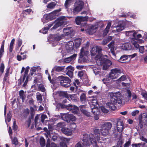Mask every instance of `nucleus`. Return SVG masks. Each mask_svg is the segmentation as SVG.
Returning <instances> with one entry per match:
<instances>
[{"label":"nucleus","mask_w":147,"mask_h":147,"mask_svg":"<svg viewBox=\"0 0 147 147\" xmlns=\"http://www.w3.org/2000/svg\"><path fill=\"white\" fill-rule=\"evenodd\" d=\"M109 96L110 101L107 104V105L111 109L114 110L116 109L115 105L117 103L122 104V95L120 92L109 93Z\"/></svg>","instance_id":"obj_1"},{"label":"nucleus","mask_w":147,"mask_h":147,"mask_svg":"<svg viewBox=\"0 0 147 147\" xmlns=\"http://www.w3.org/2000/svg\"><path fill=\"white\" fill-rule=\"evenodd\" d=\"M83 136L82 144L84 145L89 146L92 144L94 147H98L96 144V140L93 138L94 137L95 138V137L94 136L93 134H91L89 136L88 134H85Z\"/></svg>","instance_id":"obj_2"},{"label":"nucleus","mask_w":147,"mask_h":147,"mask_svg":"<svg viewBox=\"0 0 147 147\" xmlns=\"http://www.w3.org/2000/svg\"><path fill=\"white\" fill-rule=\"evenodd\" d=\"M96 63L98 65H102V69L104 70H106L108 69L112 64L110 60L104 58L103 56L97 59Z\"/></svg>","instance_id":"obj_3"},{"label":"nucleus","mask_w":147,"mask_h":147,"mask_svg":"<svg viewBox=\"0 0 147 147\" xmlns=\"http://www.w3.org/2000/svg\"><path fill=\"white\" fill-rule=\"evenodd\" d=\"M102 49L100 47L95 46L90 51L91 55L94 56L96 55L95 57L96 60L102 57V56L101 53Z\"/></svg>","instance_id":"obj_4"},{"label":"nucleus","mask_w":147,"mask_h":147,"mask_svg":"<svg viewBox=\"0 0 147 147\" xmlns=\"http://www.w3.org/2000/svg\"><path fill=\"white\" fill-rule=\"evenodd\" d=\"M84 4V2L82 1H76L74 4V8L72 10V13L74 14H77L83 9Z\"/></svg>","instance_id":"obj_5"},{"label":"nucleus","mask_w":147,"mask_h":147,"mask_svg":"<svg viewBox=\"0 0 147 147\" xmlns=\"http://www.w3.org/2000/svg\"><path fill=\"white\" fill-rule=\"evenodd\" d=\"M58 79L60 80V83L62 86L67 88L70 86V80L67 77L61 76L58 77Z\"/></svg>","instance_id":"obj_6"},{"label":"nucleus","mask_w":147,"mask_h":147,"mask_svg":"<svg viewBox=\"0 0 147 147\" xmlns=\"http://www.w3.org/2000/svg\"><path fill=\"white\" fill-rule=\"evenodd\" d=\"M123 72L122 70L117 68H115L111 70L109 74V78L111 79L117 78L120 74Z\"/></svg>","instance_id":"obj_7"},{"label":"nucleus","mask_w":147,"mask_h":147,"mask_svg":"<svg viewBox=\"0 0 147 147\" xmlns=\"http://www.w3.org/2000/svg\"><path fill=\"white\" fill-rule=\"evenodd\" d=\"M125 32L126 35L131 38V39L133 38L135 39L136 37L138 38H141L142 37L141 34L138 33V31H137L132 30L126 31Z\"/></svg>","instance_id":"obj_8"},{"label":"nucleus","mask_w":147,"mask_h":147,"mask_svg":"<svg viewBox=\"0 0 147 147\" xmlns=\"http://www.w3.org/2000/svg\"><path fill=\"white\" fill-rule=\"evenodd\" d=\"M62 37L58 34L51 35L49 37V40L51 41L52 44L54 47L57 44V42L62 39Z\"/></svg>","instance_id":"obj_9"},{"label":"nucleus","mask_w":147,"mask_h":147,"mask_svg":"<svg viewBox=\"0 0 147 147\" xmlns=\"http://www.w3.org/2000/svg\"><path fill=\"white\" fill-rule=\"evenodd\" d=\"M89 44L87 43L86 45L82 48L80 50V52L79 54L80 57L82 58L84 56H87L89 54L88 49Z\"/></svg>","instance_id":"obj_10"},{"label":"nucleus","mask_w":147,"mask_h":147,"mask_svg":"<svg viewBox=\"0 0 147 147\" xmlns=\"http://www.w3.org/2000/svg\"><path fill=\"white\" fill-rule=\"evenodd\" d=\"M91 101L90 107L92 109V112L94 115L96 114L97 113H96V112L98 111L97 109L99 106L96 100V98H94L92 99Z\"/></svg>","instance_id":"obj_11"},{"label":"nucleus","mask_w":147,"mask_h":147,"mask_svg":"<svg viewBox=\"0 0 147 147\" xmlns=\"http://www.w3.org/2000/svg\"><path fill=\"white\" fill-rule=\"evenodd\" d=\"M60 11V9L57 10L53 11L47 15L45 18V19L48 21L53 19L55 18L56 16H58L59 13Z\"/></svg>","instance_id":"obj_12"},{"label":"nucleus","mask_w":147,"mask_h":147,"mask_svg":"<svg viewBox=\"0 0 147 147\" xmlns=\"http://www.w3.org/2000/svg\"><path fill=\"white\" fill-rule=\"evenodd\" d=\"M140 38H137V37L135 39L133 38L131 39V41L132 44L134 45L136 48L138 49L139 47V45L138 43L142 44L144 42L143 40L140 39Z\"/></svg>","instance_id":"obj_13"},{"label":"nucleus","mask_w":147,"mask_h":147,"mask_svg":"<svg viewBox=\"0 0 147 147\" xmlns=\"http://www.w3.org/2000/svg\"><path fill=\"white\" fill-rule=\"evenodd\" d=\"M66 108L67 110L71 111L72 113H74L77 114L79 111V109L78 107L72 105L70 104L67 106Z\"/></svg>","instance_id":"obj_14"},{"label":"nucleus","mask_w":147,"mask_h":147,"mask_svg":"<svg viewBox=\"0 0 147 147\" xmlns=\"http://www.w3.org/2000/svg\"><path fill=\"white\" fill-rule=\"evenodd\" d=\"M88 18V16H77L75 19L76 23L77 24L80 25L82 22L87 21Z\"/></svg>","instance_id":"obj_15"},{"label":"nucleus","mask_w":147,"mask_h":147,"mask_svg":"<svg viewBox=\"0 0 147 147\" xmlns=\"http://www.w3.org/2000/svg\"><path fill=\"white\" fill-rule=\"evenodd\" d=\"M117 130L119 132H122L123 129V121L121 119L118 120L117 123Z\"/></svg>","instance_id":"obj_16"},{"label":"nucleus","mask_w":147,"mask_h":147,"mask_svg":"<svg viewBox=\"0 0 147 147\" xmlns=\"http://www.w3.org/2000/svg\"><path fill=\"white\" fill-rule=\"evenodd\" d=\"M60 95L66 98H69V97L71 100L74 101L77 100V97L75 94L69 95L68 97V95L67 93L64 92H60Z\"/></svg>","instance_id":"obj_17"},{"label":"nucleus","mask_w":147,"mask_h":147,"mask_svg":"<svg viewBox=\"0 0 147 147\" xmlns=\"http://www.w3.org/2000/svg\"><path fill=\"white\" fill-rule=\"evenodd\" d=\"M74 43L72 41L68 42L65 45L66 49L68 53L74 51Z\"/></svg>","instance_id":"obj_18"},{"label":"nucleus","mask_w":147,"mask_h":147,"mask_svg":"<svg viewBox=\"0 0 147 147\" xmlns=\"http://www.w3.org/2000/svg\"><path fill=\"white\" fill-rule=\"evenodd\" d=\"M73 31V30L71 27H67L65 28L63 30V34L61 35L62 37L69 35Z\"/></svg>","instance_id":"obj_19"},{"label":"nucleus","mask_w":147,"mask_h":147,"mask_svg":"<svg viewBox=\"0 0 147 147\" xmlns=\"http://www.w3.org/2000/svg\"><path fill=\"white\" fill-rule=\"evenodd\" d=\"M66 69L67 71L66 74L71 78L73 77V72L74 70V68L71 66L67 67Z\"/></svg>","instance_id":"obj_20"},{"label":"nucleus","mask_w":147,"mask_h":147,"mask_svg":"<svg viewBox=\"0 0 147 147\" xmlns=\"http://www.w3.org/2000/svg\"><path fill=\"white\" fill-rule=\"evenodd\" d=\"M98 65H93L91 67V68L93 69L94 73L95 75L99 74L100 73V68Z\"/></svg>","instance_id":"obj_21"},{"label":"nucleus","mask_w":147,"mask_h":147,"mask_svg":"<svg viewBox=\"0 0 147 147\" xmlns=\"http://www.w3.org/2000/svg\"><path fill=\"white\" fill-rule=\"evenodd\" d=\"M96 27L94 26H92L90 28L86 30L85 29V31L90 34H92L96 31Z\"/></svg>","instance_id":"obj_22"},{"label":"nucleus","mask_w":147,"mask_h":147,"mask_svg":"<svg viewBox=\"0 0 147 147\" xmlns=\"http://www.w3.org/2000/svg\"><path fill=\"white\" fill-rule=\"evenodd\" d=\"M77 54H74L73 55L67 58H65L64 61L67 63H68L73 60H74L76 58Z\"/></svg>","instance_id":"obj_23"},{"label":"nucleus","mask_w":147,"mask_h":147,"mask_svg":"<svg viewBox=\"0 0 147 147\" xmlns=\"http://www.w3.org/2000/svg\"><path fill=\"white\" fill-rule=\"evenodd\" d=\"M80 111L84 115L88 117H89L90 116V113L84 109L86 107L85 106L81 105L80 106Z\"/></svg>","instance_id":"obj_24"},{"label":"nucleus","mask_w":147,"mask_h":147,"mask_svg":"<svg viewBox=\"0 0 147 147\" xmlns=\"http://www.w3.org/2000/svg\"><path fill=\"white\" fill-rule=\"evenodd\" d=\"M64 23V22L62 20H56L55 21V25L53 28L54 29H56L62 25H63Z\"/></svg>","instance_id":"obj_25"},{"label":"nucleus","mask_w":147,"mask_h":147,"mask_svg":"<svg viewBox=\"0 0 147 147\" xmlns=\"http://www.w3.org/2000/svg\"><path fill=\"white\" fill-rule=\"evenodd\" d=\"M53 24V23H51L48 25V26L45 27L43 28L40 31V32H42L43 34H45L47 32L49 28L52 26Z\"/></svg>","instance_id":"obj_26"},{"label":"nucleus","mask_w":147,"mask_h":147,"mask_svg":"<svg viewBox=\"0 0 147 147\" xmlns=\"http://www.w3.org/2000/svg\"><path fill=\"white\" fill-rule=\"evenodd\" d=\"M61 131L63 133L66 135L69 136L71 135L72 131L70 129L66 128H62L61 129Z\"/></svg>","instance_id":"obj_27"},{"label":"nucleus","mask_w":147,"mask_h":147,"mask_svg":"<svg viewBox=\"0 0 147 147\" xmlns=\"http://www.w3.org/2000/svg\"><path fill=\"white\" fill-rule=\"evenodd\" d=\"M125 28V27L122 25H120L116 27V30H113L112 32L115 33L116 31L119 32L122 31Z\"/></svg>","instance_id":"obj_28"},{"label":"nucleus","mask_w":147,"mask_h":147,"mask_svg":"<svg viewBox=\"0 0 147 147\" xmlns=\"http://www.w3.org/2000/svg\"><path fill=\"white\" fill-rule=\"evenodd\" d=\"M112 126V125L111 123L107 122L103 124L102 127L109 131L111 128Z\"/></svg>","instance_id":"obj_29"},{"label":"nucleus","mask_w":147,"mask_h":147,"mask_svg":"<svg viewBox=\"0 0 147 147\" xmlns=\"http://www.w3.org/2000/svg\"><path fill=\"white\" fill-rule=\"evenodd\" d=\"M122 49L125 50H129L131 49L130 44L129 43H127L123 44L121 46Z\"/></svg>","instance_id":"obj_30"},{"label":"nucleus","mask_w":147,"mask_h":147,"mask_svg":"<svg viewBox=\"0 0 147 147\" xmlns=\"http://www.w3.org/2000/svg\"><path fill=\"white\" fill-rule=\"evenodd\" d=\"M94 132L96 139L97 141L100 140V135L99 130L97 129H95L94 130Z\"/></svg>","instance_id":"obj_31"},{"label":"nucleus","mask_w":147,"mask_h":147,"mask_svg":"<svg viewBox=\"0 0 147 147\" xmlns=\"http://www.w3.org/2000/svg\"><path fill=\"white\" fill-rule=\"evenodd\" d=\"M69 114L65 113H60L59 115V117H61L63 120L65 121H68V116Z\"/></svg>","instance_id":"obj_32"},{"label":"nucleus","mask_w":147,"mask_h":147,"mask_svg":"<svg viewBox=\"0 0 147 147\" xmlns=\"http://www.w3.org/2000/svg\"><path fill=\"white\" fill-rule=\"evenodd\" d=\"M63 142H61L60 143V145L61 147H67L65 143H68L70 141V139H67L66 138H63Z\"/></svg>","instance_id":"obj_33"},{"label":"nucleus","mask_w":147,"mask_h":147,"mask_svg":"<svg viewBox=\"0 0 147 147\" xmlns=\"http://www.w3.org/2000/svg\"><path fill=\"white\" fill-rule=\"evenodd\" d=\"M128 56L126 55H124L121 56L120 57L119 61L121 63H124L125 62V61L127 59Z\"/></svg>","instance_id":"obj_34"},{"label":"nucleus","mask_w":147,"mask_h":147,"mask_svg":"<svg viewBox=\"0 0 147 147\" xmlns=\"http://www.w3.org/2000/svg\"><path fill=\"white\" fill-rule=\"evenodd\" d=\"M111 23L110 22H109L106 26L105 29L103 31V35L104 36H105L107 35L108 33L109 29L111 26Z\"/></svg>","instance_id":"obj_35"},{"label":"nucleus","mask_w":147,"mask_h":147,"mask_svg":"<svg viewBox=\"0 0 147 147\" xmlns=\"http://www.w3.org/2000/svg\"><path fill=\"white\" fill-rule=\"evenodd\" d=\"M114 42L113 41H112L110 44L108 45V47L111 49V51L112 53L113 54H114L113 51L114 50Z\"/></svg>","instance_id":"obj_36"},{"label":"nucleus","mask_w":147,"mask_h":147,"mask_svg":"<svg viewBox=\"0 0 147 147\" xmlns=\"http://www.w3.org/2000/svg\"><path fill=\"white\" fill-rule=\"evenodd\" d=\"M69 125L70 129L71 131H74L76 127V125L73 122H71Z\"/></svg>","instance_id":"obj_37"},{"label":"nucleus","mask_w":147,"mask_h":147,"mask_svg":"<svg viewBox=\"0 0 147 147\" xmlns=\"http://www.w3.org/2000/svg\"><path fill=\"white\" fill-rule=\"evenodd\" d=\"M11 142L12 144H14L16 146L19 145L20 146L21 144L18 142V138L16 137H14L13 138L11 139Z\"/></svg>","instance_id":"obj_38"},{"label":"nucleus","mask_w":147,"mask_h":147,"mask_svg":"<svg viewBox=\"0 0 147 147\" xmlns=\"http://www.w3.org/2000/svg\"><path fill=\"white\" fill-rule=\"evenodd\" d=\"M19 95L20 98L22 100V102H24L26 97V96L23 90H21L20 91Z\"/></svg>","instance_id":"obj_39"},{"label":"nucleus","mask_w":147,"mask_h":147,"mask_svg":"<svg viewBox=\"0 0 147 147\" xmlns=\"http://www.w3.org/2000/svg\"><path fill=\"white\" fill-rule=\"evenodd\" d=\"M100 132L102 135L104 136H106L109 133V131L105 129H103V128L102 127L100 129Z\"/></svg>","instance_id":"obj_40"},{"label":"nucleus","mask_w":147,"mask_h":147,"mask_svg":"<svg viewBox=\"0 0 147 147\" xmlns=\"http://www.w3.org/2000/svg\"><path fill=\"white\" fill-rule=\"evenodd\" d=\"M125 94L127 96V99L129 101L130 100L131 96V91L129 90H127Z\"/></svg>","instance_id":"obj_41"},{"label":"nucleus","mask_w":147,"mask_h":147,"mask_svg":"<svg viewBox=\"0 0 147 147\" xmlns=\"http://www.w3.org/2000/svg\"><path fill=\"white\" fill-rule=\"evenodd\" d=\"M15 39L13 38L11 40L9 45V51L10 52H12L14 44L15 42Z\"/></svg>","instance_id":"obj_42"},{"label":"nucleus","mask_w":147,"mask_h":147,"mask_svg":"<svg viewBox=\"0 0 147 147\" xmlns=\"http://www.w3.org/2000/svg\"><path fill=\"white\" fill-rule=\"evenodd\" d=\"M82 40L80 38H78L75 40L76 47H79L81 43Z\"/></svg>","instance_id":"obj_43"},{"label":"nucleus","mask_w":147,"mask_h":147,"mask_svg":"<svg viewBox=\"0 0 147 147\" xmlns=\"http://www.w3.org/2000/svg\"><path fill=\"white\" fill-rule=\"evenodd\" d=\"M49 141L50 139H48L46 145V147H57L56 144L54 143H52L51 145H50Z\"/></svg>","instance_id":"obj_44"},{"label":"nucleus","mask_w":147,"mask_h":147,"mask_svg":"<svg viewBox=\"0 0 147 147\" xmlns=\"http://www.w3.org/2000/svg\"><path fill=\"white\" fill-rule=\"evenodd\" d=\"M72 2V0H66L65 3V7L67 8Z\"/></svg>","instance_id":"obj_45"},{"label":"nucleus","mask_w":147,"mask_h":147,"mask_svg":"<svg viewBox=\"0 0 147 147\" xmlns=\"http://www.w3.org/2000/svg\"><path fill=\"white\" fill-rule=\"evenodd\" d=\"M56 5V3L54 2H51L47 6V7L49 9L53 8Z\"/></svg>","instance_id":"obj_46"},{"label":"nucleus","mask_w":147,"mask_h":147,"mask_svg":"<svg viewBox=\"0 0 147 147\" xmlns=\"http://www.w3.org/2000/svg\"><path fill=\"white\" fill-rule=\"evenodd\" d=\"M40 143L42 146H44L45 145V140L44 138L41 137L40 139Z\"/></svg>","instance_id":"obj_47"},{"label":"nucleus","mask_w":147,"mask_h":147,"mask_svg":"<svg viewBox=\"0 0 147 147\" xmlns=\"http://www.w3.org/2000/svg\"><path fill=\"white\" fill-rule=\"evenodd\" d=\"M68 116L69 117L68 119V121L71 120V122H73V121H75L76 120V118L75 116L69 114Z\"/></svg>","instance_id":"obj_48"},{"label":"nucleus","mask_w":147,"mask_h":147,"mask_svg":"<svg viewBox=\"0 0 147 147\" xmlns=\"http://www.w3.org/2000/svg\"><path fill=\"white\" fill-rule=\"evenodd\" d=\"M36 97L37 100L41 101L42 100V95L38 92L36 94Z\"/></svg>","instance_id":"obj_49"},{"label":"nucleus","mask_w":147,"mask_h":147,"mask_svg":"<svg viewBox=\"0 0 147 147\" xmlns=\"http://www.w3.org/2000/svg\"><path fill=\"white\" fill-rule=\"evenodd\" d=\"M80 99L81 101H85L86 100V94L84 93H82L80 96Z\"/></svg>","instance_id":"obj_50"},{"label":"nucleus","mask_w":147,"mask_h":147,"mask_svg":"<svg viewBox=\"0 0 147 147\" xmlns=\"http://www.w3.org/2000/svg\"><path fill=\"white\" fill-rule=\"evenodd\" d=\"M64 67L58 66L55 68V70L58 72L64 70Z\"/></svg>","instance_id":"obj_51"},{"label":"nucleus","mask_w":147,"mask_h":147,"mask_svg":"<svg viewBox=\"0 0 147 147\" xmlns=\"http://www.w3.org/2000/svg\"><path fill=\"white\" fill-rule=\"evenodd\" d=\"M126 79V77L125 76L123 75L121 76V77L117 81L118 82H121L125 80Z\"/></svg>","instance_id":"obj_52"},{"label":"nucleus","mask_w":147,"mask_h":147,"mask_svg":"<svg viewBox=\"0 0 147 147\" xmlns=\"http://www.w3.org/2000/svg\"><path fill=\"white\" fill-rule=\"evenodd\" d=\"M141 94L147 100V93L146 92L144 91L142 92H141Z\"/></svg>","instance_id":"obj_53"},{"label":"nucleus","mask_w":147,"mask_h":147,"mask_svg":"<svg viewBox=\"0 0 147 147\" xmlns=\"http://www.w3.org/2000/svg\"><path fill=\"white\" fill-rule=\"evenodd\" d=\"M44 130L46 131V133L45 134V135L46 136L47 138L48 136L49 135H50V134H51L50 132H49L47 130V129L46 128H44Z\"/></svg>","instance_id":"obj_54"},{"label":"nucleus","mask_w":147,"mask_h":147,"mask_svg":"<svg viewBox=\"0 0 147 147\" xmlns=\"http://www.w3.org/2000/svg\"><path fill=\"white\" fill-rule=\"evenodd\" d=\"M38 88L42 92H44L45 91V89L44 86L42 85H39L38 86Z\"/></svg>","instance_id":"obj_55"},{"label":"nucleus","mask_w":147,"mask_h":147,"mask_svg":"<svg viewBox=\"0 0 147 147\" xmlns=\"http://www.w3.org/2000/svg\"><path fill=\"white\" fill-rule=\"evenodd\" d=\"M65 125L64 123L62 122H59L57 124V126L59 128H63V127Z\"/></svg>","instance_id":"obj_56"},{"label":"nucleus","mask_w":147,"mask_h":147,"mask_svg":"<svg viewBox=\"0 0 147 147\" xmlns=\"http://www.w3.org/2000/svg\"><path fill=\"white\" fill-rule=\"evenodd\" d=\"M139 49V52L141 53H143L144 52V46L139 47H138Z\"/></svg>","instance_id":"obj_57"},{"label":"nucleus","mask_w":147,"mask_h":147,"mask_svg":"<svg viewBox=\"0 0 147 147\" xmlns=\"http://www.w3.org/2000/svg\"><path fill=\"white\" fill-rule=\"evenodd\" d=\"M101 109L102 111L104 113H107L108 112V110L106 109L104 107H101Z\"/></svg>","instance_id":"obj_58"},{"label":"nucleus","mask_w":147,"mask_h":147,"mask_svg":"<svg viewBox=\"0 0 147 147\" xmlns=\"http://www.w3.org/2000/svg\"><path fill=\"white\" fill-rule=\"evenodd\" d=\"M139 111L138 110H136L133 111L131 113V115L133 116H135L136 115L138 114L139 113Z\"/></svg>","instance_id":"obj_59"},{"label":"nucleus","mask_w":147,"mask_h":147,"mask_svg":"<svg viewBox=\"0 0 147 147\" xmlns=\"http://www.w3.org/2000/svg\"><path fill=\"white\" fill-rule=\"evenodd\" d=\"M55 134V135H54L53 136H52L51 135V134H50V135H49L50 137H52V139L53 141H55L56 140H57V134Z\"/></svg>","instance_id":"obj_60"},{"label":"nucleus","mask_w":147,"mask_h":147,"mask_svg":"<svg viewBox=\"0 0 147 147\" xmlns=\"http://www.w3.org/2000/svg\"><path fill=\"white\" fill-rule=\"evenodd\" d=\"M22 43V39H19L17 41V43L18 44V45L19 47H20Z\"/></svg>","instance_id":"obj_61"},{"label":"nucleus","mask_w":147,"mask_h":147,"mask_svg":"<svg viewBox=\"0 0 147 147\" xmlns=\"http://www.w3.org/2000/svg\"><path fill=\"white\" fill-rule=\"evenodd\" d=\"M47 118V115H45L42 114L41 115V121L42 122H43L44 120Z\"/></svg>","instance_id":"obj_62"},{"label":"nucleus","mask_w":147,"mask_h":147,"mask_svg":"<svg viewBox=\"0 0 147 147\" xmlns=\"http://www.w3.org/2000/svg\"><path fill=\"white\" fill-rule=\"evenodd\" d=\"M4 69V65L3 63H2L0 66V71L2 73H3Z\"/></svg>","instance_id":"obj_63"},{"label":"nucleus","mask_w":147,"mask_h":147,"mask_svg":"<svg viewBox=\"0 0 147 147\" xmlns=\"http://www.w3.org/2000/svg\"><path fill=\"white\" fill-rule=\"evenodd\" d=\"M84 75V72L82 71H81L78 72V76L81 78Z\"/></svg>","instance_id":"obj_64"}]
</instances>
